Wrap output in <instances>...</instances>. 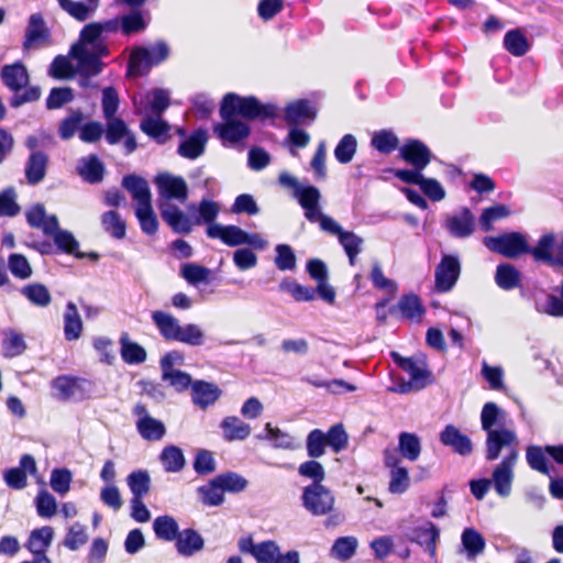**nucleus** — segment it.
Here are the masks:
<instances>
[{
  "mask_svg": "<svg viewBox=\"0 0 563 563\" xmlns=\"http://www.w3.org/2000/svg\"><path fill=\"white\" fill-rule=\"evenodd\" d=\"M220 117L224 121L214 128V132L222 141L238 143L246 139L251 128L236 118L247 121L275 120L279 117V108L273 102H262L255 96H240L228 92L220 103Z\"/></svg>",
  "mask_w": 563,
  "mask_h": 563,
  "instance_id": "f257e3e1",
  "label": "nucleus"
},
{
  "mask_svg": "<svg viewBox=\"0 0 563 563\" xmlns=\"http://www.w3.org/2000/svg\"><path fill=\"white\" fill-rule=\"evenodd\" d=\"M507 412L493 401L486 402L481 410V428L486 433L485 459L496 461L504 449L507 452L517 449L518 437L514 429L507 427Z\"/></svg>",
  "mask_w": 563,
  "mask_h": 563,
  "instance_id": "f03ea898",
  "label": "nucleus"
},
{
  "mask_svg": "<svg viewBox=\"0 0 563 563\" xmlns=\"http://www.w3.org/2000/svg\"><path fill=\"white\" fill-rule=\"evenodd\" d=\"M151 318L165 341L179 342L189 346L205 344L206 334L196 323L180 324L176 317L161 310L153 311Z\"/></svg>",
  "mask_w": 563,
  "mask_h": 563,
  "instance_id": "7ed1b4c3",
  "label": "nucleus"
},
{
  "mask_svg": "<svg viewBox=\"0 0 563 563\" xmlns=\"http://www.w3.org/2000/svg\"><path fill=\"white\" fill-rule=\"evenodd\" d=\"M119 31L121 32L119 15L104 21L90 22L81 29L79 37L74 44L81 45L102 57H108L110 48L107 43V34Z\"/></svg>",
  "mask_w": 563,
  "mask_h": 563,
  "instance_id": "20e7f679",
  "label": "nucleus"
},
{
  "mask_svg": "<svg viewBox=\"0 0 563 563\" xmlns=\"http://www.w3.org/2000/svg\"><path fill=\"white\" fill-rule=\"evenodd\" d=\"M170 54L168 44L159 40L153 45H141L132 49L128 71L134 76H144L154 66L165 62Z\"/></svg>",
  "mask_w": 563,
  "mask_h": 563,
  "instance_id": "39448f33",
  "label": "nucleus"
},
{
  "mask_svg": "<svg viewBox=\"0 0 563 563\" xmlns=\"http://www.w3.org/2000/svg\"><path fill=\"white\" fill-rule=\"evenodd\" d=\"M69 57L76 62L75 74L78 76V86L84 89L95 88L96 85L91 79L103 71L106 67L103 57L76 44L70 46Z\"/></svg>",
  "mask_w": 563,
  "mask_h": 563,
  "instance_id": "423d86ee",
  "label": "nucleus"
},
{
  "mask_svg": "<svg viewBox=\"0 0 563 563\" xmlns=\"http://www.w3.org/2000/svg\"><path fill=\"white\" fill-rule=\"evenodd\" d=\"M55 391L54 397L59 401H82L90 398L95 391L91 379L71 375H59L51 382Z\"/></svg>",
  "mask_w": 563,
  "mask_h": 563,
  "instance_id": "0eeeda50",
  "label": "nucleus"
},
{
  "mask_svg": "<svg viewBox=\"0 0 563 563\" xmlns=\"http://www.w3.org/2000/svg\"><path fill=\"white\" fill-rule=\"evenodd\" d=\"M483 243L489 251L506 258H518L529 251L528 236L518 231L485 236Z\"/></svg>",
  "mask_w": 563,
  "mask_h": 563,
  "instance_id": "6e6552de",
  "label": "nucleus"
},
{
  "mask_svg": "<svg viewBox=\"0 0 563 563\" xmlns=\"http://www.w3.org/2000/svg\"><path fill=\"white\" fill-rule=\"evenodd\" d=\"M390 357L399 368L410 376V382H402L397 387L391 388L393 391L407 394L411 390L412 386L417 388H424L427 386L431 372L427 368L426 363L421 362L419 364L412 357H405L395 351L390 353Z\"/></svg>",
  "mask_w": 563,
  "mask_h": 563,
  "instance_id": "1a4fd4ad",
  "label": "nucleus"
},
{
  "mask_svg": "<svg viewBox=\"0 0 563 563\" xmlns=\"http://www.w3.org/2000/svg\"><path fill=\"white\" fill-rule=\"evenodd\" d=\"M292 197L297 200L298 205L303 210V216L310 223H319L322 229V221L330 216L322 212L321 207V192L319 188L311 184H302Z\"/></svg>",
  "mask_w": 563,
  "mask_h": 563,
  "instance_id": "9d476101",
  "label": "nucleus"
},
{
  "mask_svg": "<svg viewBox=\"0 0 563 563\" xmlns=\"http://www.w3.org/2000/svg\"><path fill=\"white\" fill-rule=\"evenodd\" d=\"M302 507L312 516H325L333 510L335 496L328 487L306 486L301 494Z\"/></svg>",
  "mask_w": 563,
  "mask_h": 563,
  "instance_id": "9b49d317",
  "label": "nucleus"
},
{
  "mask_svg": "<svg viewBox=\"0 0 563 563\" xmlns=\"http://www.w3.org/2000/svg\"><path fill=\"white\" fill-rule=\"evenodd\" d=\"M461 260L457 254H442L434 269V288L438 292H449L461 275Z\"/></svg>",
  "mask_w": 563,
  "mask_h": 563,
  "instance_id": "f8f14e48",
  "label": "nucleus"
},
{
  "mask_svg": "<svg viewBox=\"0 0 563 563\" xmlns=\"http://www.w3.org/2000/svg\"><path fill=\"white\" fill-rule=\"evenodd\" d=\"M104 140L109 145L123 143L125 154H132L137 148V142L134 133L128 123L121 118L104 119Z\"/></svg>",
  "mask_w": 563,
  "mask_h": 563,
  "instance_id": "ddd939ff",
  "label": "nucleus"
},
{
  "mask_svg": "<svg viewBox=\"0 0 563 563\" xmlns=\"http://www.w3.org/2000/svg\"><path fill=\"white\" fill-rule=\"evenodd\" d=\"M518 460V450L511 449L497 464L492 473V484L495 492L500 497H508L511 493V484L514 479V467Z\"/></svg>",
  "mask_w": 563,
  "mask_h": 563,
  "instance_id": "4468645a",
  "label": "nucleus"
},
{
  "mask_svg": "<svg viewBox=\"0 0 563 563\" xmlns=\"http://www.w3.org/2000/svg\"><path fill=\"white\" fill-rule=\"evenodd\" d=\"M132 415L136 417L135 428L142 439L146 441H158L166 434V427L163 421L153 418L142 402H137Z\"/></svg>",
  "mask_w": 563,
  "mask_h": 563,
  "instance_id": "2eb2a0df",
  "label": "nucleus"
},
{
  "mask_svg": "<svg viewBox=\"0 0 563 563\" xmlns=\"http://www.w3.org/2000/svg\"><path fill=\"white\" fill-rule=\"evenodd\" d=\"M404 537L409 542L423 547L432 559L435 558L440 529L433 522L427 521L423 526L406 528Z\"/></svg>",
  "mask_w": 563,
  "mask_h": 563,
  "instance_id": "dca6fc26",
  "label": "nucleus"
},
{
  "mask_svg": "<svg viewBox=\"0 0 563 563\" xmlns=\"http://www.w3.org/2000/svg\"><path fill=\"white\" fill-rule=\"evenodd\" d=\"M155 185L162 198L185 201L188 198V186L181 176L163 173L156 176Z\"/></svg>",
  "mask_w": 563,
  "mask_h": 563,
  "instance_id": "f3484780",
  "label": "nucleus"
},
{
  "mask_svg": "<svg viewBox=\"0 0 563 563\" xmlns=\"http://www.w3.org/2000/svg\"><path fill=\"white\" fill-rule=\"evenodd\" d=\"M318 110L308 99H297L289 102L284 109V120L288 125L300 123L311 124L317 118Z\"/></svg>",
  "mask_w": 563,
  "mask_h": 563,
  "instance_id": "a211bd4d",
  "label": "nucleus"
},
{
  "mask_svg": "<svg viewBox=\"0 0 563 563\" xmlns=\"http://www.w3.org/2000/svg\"><path fill=\"white\" fill-rule=\"evenodd\" d=\"M322 231L335 235L345 253L360 254L362 252L363 239L353 231L344 230L333 218L322 221Z\"/></svg>",
  "mask_w": 563,
  "mask_h": 563,
  "instance_id": "6ab92c4d",
  "label": "nucleus"
},
{
  "mask_svg": "<svg viewBox=\"0 0 563 563\" xmlns=\"http://www.w3.org/2000/svg\"><path fill=\"white\" fill-rule=\"evenodd\" d=\"M399 156L411 166L424 169L431 162L430 148L418 139H408L399 148Z\"/></svg>",
  "mask_w": 563,
  "mask_h": 563,
  "instance_id": "aec40b11",
  "label": "nucleus"
},
{
  "mask_svg": "<svg viewBox=\"0 0 563 563\" xmlns=\"http://www.w3.org/2000/svg\"><path fill=\"white\" fill-rule=\"evenodd\" d=\"M441 444L450 448L454 453L461 456H468L473 452V442L471 438L461 432L454 424H446L439 434Z\"/></svg>",
  "mask_w": 563,
  "mask_h": 563,
  "instance_id": "412c9836",
  "label": "nucleus"
},
{
  "mask_svg": "<svg viewBox=\"0 0 563 563\" xmlns=\"http://www.w3.org/2000/svg\"><path fill=\"white\" fill-rule=\"evenodd\" d=\"M2 84L12 92H19L30 82V75L26 66L16 60L12 64H5L0 69Z\"/></svg>",
  "mask_w": 563,
  "mask_h": 563,
  "instance_id": "4be33fe9",
  "label": "nucleus"
},
{
  "mask_svg": "<svg viewBox=\"0 0 563 563\" xmlns=\"http://www.w3.org/2000/svg\"><path fill=\"white\" fill-rule=\"evenodd\" d=\"M388 312L390 316L400 313L402 319L413 321L420 320L424 316L426 308L417 294L408 292L399 298L397 305L390 306Z\"/></svg>",
  "mask_w": 563,
  "mask_h": 563,
  "instance_id": "5701e85b",
  "label": "nucleus"
},
{
  "mask_svg": "<svg viewBox=\"0 0 563 563\" xmlns=\"http://www.w3.org/2000/svg\"><path fill=\"white\" fill-rule=\"evenodd\" d=\"M444 227L453 238L465 239L475 231V217L470 208L463 207L457 214L446 218Z\"/></svg>",
  "mask_w": 563,
  "mask_h": 563,
  "instance_id": "b1692460",
  "label": "nucleus"
},
{
  "mask_svg": "<svg viewBox=\"0 0 563 563\" xmlns=\"http://www.w3.org/2000/svg\"><path fill=\"white\" fill-rule=\"evenodd\" d=\"M207 142L208 131L203 128L195 129L179 142L177 154L184 158L196 159L205 153Z\"/></svg>",
  "mask_w": 563,
  "mask_h": 563,
  "instance_id": "393cba45",
  "label": "nucleus"
},
{
  "mask_svg": "<svg viewBox=\"0 0 563 563\" xmlns=\"http://www.w3.org/2000/svg\"><path fill=\"white\" fill-rule=\"evenodd\" d=\"M49 36L51 33L46 26L43 15L41 13L31 14L25 27L24 41L22 44L23 51H30L37 44L47 41Z\"/></svg>",
  "mask_w": 563,
  "mask_h": 563,
  "instance_id": "a878e982",
  "label": "nucleus"
},
{
  "mask_svg": "<svg viewBox=\"0 0 563 563\" xmlns=\"http://www.w3.org/2000/svg\"><path fill=\"white\" fill-rule=\"evenodd\" d=\"M222 395L221 388L211 382L196 379L191 387V401L200 409L212 406Z\"/></svg>",
  "mask_w": 563,
  "mask_h": 563,
  "instance_id": "bb28decb",
  "label": "nucleus"
},
{
  "mask_svg": "<svg viewBox=\"0 0 563 563\" xmlns=\"http://www.w3.org/2000/svg\"><path fill=\"white\" fill-rule=\"evenodd\" d=\"M542 300L536 301V311L553 318H563V280L547 292L541 290Z\"/></svg>",
  "mask_w": 563,
  "mask_h": 563,
  "instance_id": "cd10ccee",
  "label": "nucleus"
},
{
  "mask_svg": "<svg viewBox=\"0 0 563 563\" xmlns=\"http://www.w3.org/2000/svg\"><path fill=\"white\" fill-rule=\"evenodd\" d=\"M130 11L120 14L121 33L131 36L144 32L150 24V14L141 7H129Z\"/></svg>",
  "mask_w": 563,
  "mask_h": 563,
  "instance_id": "c85d7f7f",
  "label": "nucleus"
},
{
  "mask_svg": "<svg viewBox=\"0 0 563 563\" xmlns=\"http://www.w3.org/2000/svg\"><path fill=\"white\" fill-rule=\"evenodd\" d=\"M53 538V528L49 526H44L31 531L24 547L33 554V556L42 560H51L46 555V551L51 547Z\"/></svg>",
  "mask_w": 563,
  "mask_h": 563,
  "instance_id": "c756f323",
  "label": "nucleus"
},
{
  "mask_svg": "<svg viewBox=\"0 0 563 563\" xmlns=\"http://www.w3.org/2000/svg\"><path fill=\"white\" fill-rule=\"evenodd\" d=\"M76 169L82 180L91 185L101 183L106 174V166L96 154L81 157Z\"/></svg>",
  "mask_w": 563,
  "mask_h": 563,
  "instance_id": "7c9ffc66",
  "label": "nucleus"
},
{
  "mask_svg": "<svg viewBox=\"0 0 563 563\" xmlns=\"http://www.w3.org/2000/svg\"><path fill=\"white\" fill-rule=\"evenodd\" d=\"M555 243V235L553 233H545L540 236L534 246L529 244L528 254L531 255L537 263L558 266V252L554 254Z\"/></svg>",
  "mask_w": 563,
  "mask_h": 563,
  "instance_id": "2f4dec72",
  "label": "nucleus"
},
{
  "mask_svg": "<svg viewBox=\"0 0 563 563\" xmlns=\"http://www.w3.org/2000/svg\"><path fill=\"white\" fill-rule=\"evenodd\" d=\"M175 548L180 556L190 558L205 548V539L194 528H186L175 539Z\"/></svg>",
  "mask_w": 563,
  "mask_h": 563,
  "instance_id": "473e14b6",
  "label": "nucleus"
},
{
  "mask_svg": "<svg viewBox=\"0 0 563 563\" xmlns=\"http://www.w3.org/2000/svg\"><path fill=\"white\" fill-rule=\"evenodd\" d=\"M207 236L210 239H219L223 244L234 247L243 245L245 231L234 224H212L206 229Z\"/></svg>",
  "mask_w": 563,
  "mask_h": 563,
  "instance_id": "72a5a7b5",
  "label": "nucleus"
},
{
  "mask_svg": "<svg viewBox=\"0 0 563 563\" xmlns=\"http://www.w3.org/2000/svg\"><path fill=\"white\" fill-rule=\"evenodd\" d=\"M162 219L172 228L175 233L188 234L191 231V222L176 205L167 203L161 206Z\"/></svg>",
  "mask_w": 563,
  "mask_h": 563,
  "instance_id": "f704fd0d",
  "label": "nucleus"
},
{
  "mask_svg": "<svg viewBox=\"0 0 563 563\" xmlns=\"http://www.w3.org/2000/svg\"><path fill=\"white\" fill-rule=\"evenodd\" d=\"M140 129L157 144H165L169 137L170 125L162 117L147 115L140 122Z\"/></svg>",
  "mask_w": 563,
  "mask_h": 563,
  "instance_id": "c9c22d12",
  "label": "nucleus"
},
{
  "mask_svg": "<svg viewBox=\"0 0 563 563\" xmlns=\"http://www.w3.org/2000/svg\"><path fill=\"white\" fill-rule=\"evenodd\" d=\"M189 212L194 219L195 224H207L208 227L212 224H218L216 222V219L219 216L220 207L216 201L202 198L197 206L191 205L189 207Z\"/></svg>",
  "mask_w": 563,
  "mask_h": 563,
  "instance_id": "e433bc0d",
  "label": "nucleus"
},
{
  "mask_svg": "<svg viewBox=\"0 0 563 563\" xmlns=\"http://www.w3.org/2000/svg\"><path fill=\"white\" fill-rule=\"evenodd\" d=\"M59 8L68 15L79 22H85L93 16L99 3L90 0L76 1V0H56Z\"/></svg>",
  "mask_w": 563,
  "mask_h": 563,
  "instance_id": "4c0bfd02",
  "label": "nucleus"
},
{
  "mask_svg": "<svg viewBox=\"0 0 563 563\" xmlns=\"http://www.w3.org/2000/svg\"><path fill=\"white\" fill-rule=\"evenodd\" d=\"M48 165V156L44 152H31L25 163V178L29 185H37L45 175Z\"/></svg>",
  "mask_w": 563,
  "mask_h": 563,
  "instance_id": "58836bf2",
  "label": "nucleus"
},
{
  "mask_svg": "<svg viewBox=\"0 0 563 563\" xmlns=\"http://www.w3.org/2000/svg\"><path fill=\"white\" fill-rule=\"evenodd\" d=\"M122 187L126 189L132 198L137 202V206L151 202V190L147 181L135 174H128L123 176Z\"/></svg>",
  "mask_w": 563,
  "mask_h": 563,
  "instance_id": "ea45409f",
  "label": "nucleus"
},
{
  "mask_svg": "<svg viewBox=\"0 0 563 563\" xmlns=\"http://www.w3.org/2000/svg\"><path fill=\"white\" fill-rule=\"evenodd\" d=\"M120 354L124 363L130 365L142 364L146 361V350L130 339L128 332H123L119 340Z\"/></svg>",
  "mask_w": 563,
  "mask_h": 563,
  "instance_id": "a19ab883",
  "label": "nucleus"
},
{
  "mask_svg": "<svg viewBox=\"0 0 563 563\" xmlns=\"http://www.w3.org/2000/svg\"><path fill=\"white\" fill-rule=\"evenodd\" d=\"M494 279L500 289L510 291L520 286L521 273L510 263H500L496 267Z\"/></svg>",
  "mask_w": 563,
  "mask_h": 563,
  "instance_id": "79ce46f5",
  "label": "nucleus"
},
{
  "mask_svg": "<svg viewBox=\"0 0 563 563\" xmlns=\"http://www.w3.org/2000/svg\"><path fill=\"white\" fill-rule=\"evenodd\" d=\"M220 428L223 432V439L228 442L243 441L250 437L252 431L249 423L235 416L225 417L221 421Z\"/></svg>",
  "mask_w": 563,
  "mask_h": 563,
  "instance_id": "37998d69",
  "label": "nucleus"
},
{
  "mask_svg": "<svg viewBox=\"0 0 563 563\" xmlns=\"http://www.w3.org/2000/svg\"><path fill=\"white\" fill-rule=\"evenodd\" d=\"M63 318L65 339L67 341L78 340L82 333V321L73 301L67 302Z\"/></svg>",
  "mask_w": 563,
  "mask_h": 563,
  "instance_id": "c03bdc74",
  "label": "nucleus"
},
{
  "mask_svg": "<svg viewBox=\"0 0 563 563\" xmlns=\"http://www.w3.org/2000/svg\"><path fill=\"white\" fill-rule=\"evenodd\" d=\"M159 461L167 473H178L186 465V459L183 450L174 444L166 445L161 454Z\"/></svg>",
  "mask_w": 563,
  "mask_h": 563,
  "instance_id": "a18cd8bd",
  "label": "nucleus"
},
{
  "mask_svg": "<svg viewBox=\"0 0 563 563\" xmlns=\"http://www.w3.org/2000/svg\"><path fill=\"white\" fill-rule=\"evenodd\" d=\"M55 242V249L57 254L63 253L73 255L78 260L85 258V252L79 250V242L75 235L68 230L57 231L56 235L52 238Z\"/></svg>",
  "mask_w": 563,
  "mask_h": 563,
  "instance_id": "49530a36",
  "label": "nucleus"
},
{
  "mask_svg": "<svg viewBox=\"0 0 563 563\" xmlns=\"http://www.w3.org/2000/svg\"><path fill=\"white\" fill-rule=\"evenodd\" d=\"M397 450L404 459L410 462L417 461L421 453L420 438L416 433L400 432L398 434Z\"/></svg>",
  "mask_w": 563,
  "mask_h": 563,
  "instance_id": "de8ad7c7",
  "label": "nucleus"
},
{
  "mask_svg": "<svg viewBox=\"0 0 563 563\" xmlns=\"http://www.w3.org/2000/svg\"><path fill=\"white\" fill-rule=\"evenodd\" d=\"M170 104L169 91L163 88H154L146 95L145 112L151 115L162 117Z\"/></svg>",
  "mask_w": 563,
  "mask_h": 563,
  "instance_id": "09e8293b",
  "label": "nucleus"
},
{
  "mask_svg": "<svg viewBox=\"0 0 563 563\" xmlns=\"http://www.w3.org/2000/svg\"><path fill=\"white\" fill-rule=\"evenodd\" d=\"M153 530L157 539L163 541H175L179 536V526L172 516H158L153 521Z\"/></svg>",
  "mask_w": 563,
  "mask_h": 563,
  "instance_id": "8fccbe9b",
  "label": "nucleus"
},
{
  "mask_svg": "<svg viewBox=\"0 0 563 563\" xmlns=\"http://www.w3.org/2000/svg\"><path fill=\"white\" fill-rule=\"evenodd\" d=\"M258 440H267L276 449L291 450L294 449L292 437L284 432L277 427H273L271 423H266L263 432L256 435Z\"/></svg>",
  "mask_w": 563,
  "mask_h": 563,
  "instance_id": "3c124183",
  "label": "nucleus"
},
{
  "mask_svg": "<svg viewBox=\"0 0 563 563\" xmlns=\"http://www.w3.org/2000/svg\"><path fill=\"white\" fill-rule=\"evenodd\" d=\"M197 493L206 506L217 507L224 503V492L216 476L208 484L199 486Z\"/></svg>",
  "mask_w": 563,
  "mask_h": 563,
  "instance_id": "603ef678",
  "label": "nucleus"
},
{
  "mask_svg": "<svg viewBox=\"0 0 563 563\" xmlns=\"http://www.w3.org/2000/svg\"><path fill=\"white\" fill-rule=\"evenodd\" d=\"M504 47L516 57L523 56L530 48L527 36L520 29L509 30L504 36Z\"/></svg>",
  "mask_w": 563,
  "mask_h": 563,
  "instance_id": "864d4df0",
  "label": "nucleus"
},
{
  "mask_svg": "<svg viewBox=\"0 0 563 563\" xmlns=\"http://www.w3.org/2000/svg\"><path fill=\"white\" fill-rule=\"evenodd\" d=\"M279 290L288 292L295 301L308 302L316 298V290L311 286H303L290 278H284L279 283Z\"/></svg>",
  "mask_w": 563,
  "mask_h": 563,
  "instance_id": "5fc2aeb1",
  "label": "nucleus"
},
{
  "mask_svg": "<svg viewBox=\"0 0 563 563\" xmlns=\"http://www.w3.org/2000/svg\"><path fill=\"white\" fill-rule=\"evenodd\" d=\"M461 543L468 559H474L485 549L484 537L474 528H465L461 534Z\"/></svg>",
  "mask_w": 563,
  "mask_h": 563,
  "instance_id": "6e6d98bb",
  "label": "nucleus"
},
{
  "mask_svg": "<svg viewBox=\"0 0 563 563\" xmlns=\"http://www.w3.org/2000/svg\"><path fill=\"white\" fill-rule=\"evenodd\" d=\"M126 484L132 493V498H143L151 489V477L146 470L131 472L126 477Z\"/></svg>",
  "mask_w": 563,
  "mask_h": 563,
  "instance_id": "4d7b16f0",
  "label": "nucleus"
},
{
  "mask_svg": "<svg viewBox=\"0 0 563 563\" xmlns=\"http://www.w3.org/2000/svg\"><path fill=\"white\" fill-rule=\"evenodd\" d=\"M26 343L21 333L13 329L4 331V339L2 341V349L4 357H16L22 355L26 350Z\"/></svg>",
  "mask_w": 563,
  "mask_h": 563,
  "instance_id": "13d9d810",
  "label": "nucleus"
},
{
  "mask_svg": "<svg viewBox=\"0 0 563 563\" xmlns=\"http://www.w3.org/2000/svg\"><path fill=\"white\" fill-rule=\"evenodd\" d=\"M371 145L382 154H390L398 147L399 140L393 130L383 129L373 134Z\"/></svg>",
  "mask_w": 563,
  "mask_h": 563,
  "instance_id": "bf43d9fd",
  "label": "nucleus"
},
{
  "mask_svg": "<svg viewBox=\"0 0 563 563\" xmlns=\"http://www.w3.org/2000/svg\"><path fill=\"white\" fill-rule=\"evenodd\" d=\"M135 217L140 222L141 230L147 234L153 235L158 230V221L153 210L152 202L136 206Z\"/></svg>",
  "mask_w": 563,
  "mask_h": 563,
  "instance_id": "052dcab7",
  "label": "nucleus"
},
{
  "mask_svg": "<svg viewBox=\"0 0 563 563\" xmlns=\"http://www.w3.org/2000/svg\"><path fill=\"white\" fill-rule=\"evenodd\" d=\"M21 294L34 306L47 307L52 301V296L47 287L40 283L25 285L21 289Z\"/></svg>",
  "mask_w": 563,
  "mask_h": 563,
  "instance_id": "680f3d73",
  "label": "nucleus"
},
{
  "mask_svg": "<svg viewBox=\"0 0 563 563\" xmlns=\"http://www.w3.org/2000/svg\"><path fill=\"white\" fill-rule=\"evenodd\" d=\"M101 224L103 230L117 240L123 239L126 234L125 222L114 210L106 211L101 216Z\"/></svg>",
  "mask_w": 563,
  "mask_h": 563,
  "instance_id": "e2e57ef3",
  "label": "nucleus"
},
{
  "mask_svg": "<svg viewBox=\"0 0 563 563\" xmlns=\"http://www.w3.org/2000/svg\"><path fill=\"white\" fill-rule=\"evenodd\" d=\"M85 115L81 110L70 109L69 114L64 118L58 125V135L62 140L71 139L75 133L80 130L81 123L84 122Z\"/></svg>",
  "mask_w": 563,
  "mask_h": 563,
  "instance_id": "0e129e2a",
  "label": "nucleus"
},
{
  "mask_svg": "<svg viewBox=\"0 0 563 563\" xmlns=\"http://www.w3.org/2000/svg\"><path fill=\"white\" fill-rule=\"evenodd\" d=\"M357 150V140L353 134L343 135L334 148V157L340 164H349Z\"/></svg>",
  "mask_w": 563,
  "mask_h": 563,
  "instance_id": "69168bd1",
  "label": "nucleus"
},
{
  "mask_svg": "<svg viewBox=\"0 0 563 563\" xmlns=\"http://www.w3.org/2000/svg\"><path fill=\"white\" fill-rule=\"evenodd\" d=\"M224 493L239 494L246 489L249 481L241 474L232 471L216 476Z\"/></svg>",
  "mask_w": 563,
  "mask_h": 563,
  "instance_id": "338daca9",
  "label": "nucleus"
},
{
  "mask_svg": "<svg viewBox=\"0 0 563 563\" xmlns=\"http://www.w3.org/2000/svg\"><path fill=\"white\" fill-rule=\"evenodd\" d=\"M7 268L15 278L21 280L29 279L33 274V269L27 258L20 253H11L8 256Z\"/></svg>",
  "mask_w": 563,
  "mask_h": 563,
  "instance_id": "774afa93",
  "label": "nucleus"
}]
</instances>
